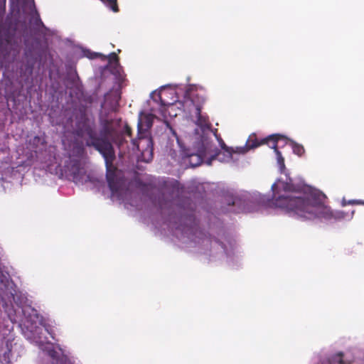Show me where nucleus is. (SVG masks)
I'll list each match as a JSON object with an SVG mask.
<instances>
[{
	"label": "nucleus",
	"mask_w": 364,
	"mask_h": 364,
	"mask_svg": "<svg viewBox=\"0 0 364 364\" xmlns=\"http://www.w3.org/2000/svg\"><path fill=\"white\" fill-rule=\"evenodd\" d=\"M277 184L273 183L272 190L273 198L272 205L293 213L298 217L314 220L319 218L324 220H337L343 219L346 214L342 211H333L325 205L326 196L321 192L309 187H300L289 182L282 183L284 193L278 195Z\"/></svg>",
	"instance_id": "f257e3e1"
},
{
	"label": "nucleus",
	"mask_w": 364,
	"mask_h": 364,
	"mask_svg": "<svg viewBox=\"0 0 364 364\" xmlns=\"http://www.w3.org/2000/svg\"><path fill=\"white\" fill-rule=\"evenodd\" d=\"M49 355L53 360V361L52 363H55L58 360V359L61 356V355H60L58 352H56L54 350H50L49 352Z\"/></svg>",
	"instance_id": "6ab92c4d"
},
{
	"label": "nucleus",
	"mask_w": 364,
	"mask_h": 364,
	"mask_svg": "<svg viewBox=\"0 0 364 364\" xmlns=\"http://www.w3.org/2000/svg\"><path fill=\"white\" fill-rule=\"evenodd\" d=\"M362 205H364V201H363Z\"/></svg>",
	"instance_id": "a878e982"
},
{
	"label": "nucleus",
	"mask_w": 364,
	"mask_h": 364,
	"mask_svg": "<svg viewBox=\"0 0 364 364\" xmlns=\"http://www.w3.org/2000/svg\"><path fill=\"white\" fill-rule=\"evenodd\" d=\"M355 358L350 352L319 354L314 364H352Z\"/></svg>",
	"instance_id": "39448f33"
},
{
	"label": "nucleus",
	"mask_w": 364,
	"mask_h": 364,
	"mask_svg": "<svg viewBox=\"0 0 364 364\" xmlns=\"http://www.w3.org/2000/svg\"><path fill=\"white\" fill-rule=\"evenodd\" d=\"M234 213H239L240 211L239 210H233Z\"/></svg>",
	"instance_id": "393cba45"
},
{
	"label": "nucleus",
	"mask_w": 364,
	"mask_h": 364,
	"mask_svg": "<svg viewBox=\"0 0 364 364\" xmlns=\"http://www.w3.org/2000/svg\"><path fill=\"white\" fill-rule=\"evenodd\" d=\"M24 44L26 47V55H28V52L31 51V49L28 48V39L24 40Z\"/></svg>",
	"instance_id": "b1692460"
},
{
	"label": "nucleus",
	"mask_w": 364,
	"mask_h": 364,
	"mask_svg": "<svg viewBox=\"0 0 364 364\" xmlns=\"http://www.w3.org/2000/svg\"><path fill=\"white\" fill-rule=\"evenodd\" d=\"M100 134H97L94 124L90 122L87 117L82 118L76 124L75 134L83 139L87 147H92L97 151L110 164L116 159L114 146L110 141H115L116 129L112 119H105L101 123Z\"/></svg>",
	"instance_id": "f03ea898"
},
{
	"label": "nucleus",
	"mask_w": 364,
	"mask_h": 364,
	"mask_svg": "<svg viewBox=\"0 0 364 364\" xmlns=\"http://www.w3.org/2000/svg\"><path fill=\"white\" fill-rule=\"evenodd\" d=\"M11 38L10 36H6L0 43V56L6 57L9 54V49L8 46H10Z\"/></svg>",
	"instance_id": "f8f14e48"
},
{
	"label": "nucleus",
	"mask_w": 364,
	"mask_h": 364,
	"mask_svg": "<svg viewBox=\"0 0 364 364\" xmlns=\"http://www.w3.org/2000/svg\"><path fill=\"white\" fill-rule=\"evenodd\" d=\"M201 105L197 104V110H196V114L197 117V122L200 126H206L208 124V118L201 114Z\"/></svg>",
	"instance_id": "4468645a"
},
{
	"label": "nucleus",
	"mask_w": 364,
	"mask_h": 364,
	"mask_svg": "<svg viewBox=\"0 0 364 364\" xmlns=\"http://www.w3.org/2000/svg\"><path fill=\"white\" fill-rule=\"evenodd\" d=\"M108 60L110 63H118L119 58L116 53L112 52L109 55Z\"/></svg>",
	"instance_id": "a211bd4d"
},
{
	"label": "nucleus",
	"mask_w": 364,
	"mask_h": 364,
	"mask_svg": "<svg viewBox=\"0 0 364 364\" xmlns=\"http://www.w3.org/2000/svg\"><path fill=\"white\" fill-rule=\"evenodd\" d=\"M280 141H272V144L269 145V147L271 149H274V151L277 155L278 164H279L281 168H284L285 166H284V159L282 156L281 151L279 150V146H278V144Z\"/></svg>",
	"instance_id": "ddd939ff"
},
{
	"label": "nucleus",
	"mask_w": 364,
	"mask_h": 364,
	"mask_svg": "<svg viewBox=\"0 0 364 364\" xmlns=\"http://www.w3.org/2000/svg\"><path fill=\"white\" fill-rule=\"evenodd\" d=\"M23 314L28 322L36 323L39 320V314L37 310L31 306H25L23 309Z\"/></svg>",
	"instance_id": "1a4fd4ad"
},
{
	"label": "nucleus",
	"mask_w": 364,
	"mask_h": 364,
	"mask_svg": "<svg viewBox=\"0 0 364 364\" xmlns=\"http://www.w3.org/2000/svg\"><path fill=\"white\" fill-rule=\"evenodd\" d=\"M363 201V200H349L348 202V203L351 204V205H362Z\"/></svg>",
	"instance_id": "4be33fe9"
},
{
	"label": "nucleus",
	"mask_w": 364,
	"mask_h": 364,
	"mask_svg": "<svg viewBox=\"0 0 364 364\" xmlns=\"http://www.w3.org/2000/svg\"><path fill=\"white\" fill-rule=\"evenodd\" d=\"M191 101L196 107V110H197V104H200L202 107L203 105L205 102V97L203 94H200L198 92L192 93Z\"/></svg>",
	"instance_id": "2eb2a0df"
},
{
	"label": "nucleus",
	"mask_w": 364,
	"mask_h": 364,
	"mask_svg": "<svg viewBox=\"0 0 364 364\" xmlns=\"http://www.w3.org/2000/svg\"><path fill=\"white\" fill-rule=\"evenodd\" d=\"M133 145L136 150L141 151L142 155L146 152L149 154L150 158H152V140L151 137H146L145 133L141 132V123L138 124V138L132 140Z\"/></svg>",
	"instance_id": "423d86ee"
},
{
	"label": "nucleus",
	"mask_w": 364,
	"mask_h": 364,
	"mask_svg": "<svg viewBox=\"0 0 364 364\" xmlns=\"http://www.w3.org/2000/svg\"><path fill=\"white\" fill-rule=\"evenodd\" d=\"M240 202V200H239V198H233L232 199V202L231 203H229L228 205H232L233 206H235L236 205H237Z\"/></svg>",
	"instance_id": "5701e85b"
},
{
	"label": "nucleus",
	"mask_w": 364,
	"mask_h": 364,
	"mask_svg": "<svg viewBox=\"0 0 364 364\" xmlns=\"http://www.w3.org/2000/svg\"><path fill=\"white\" fill-rule=\"evenodd\" d=\"M282 141L284 142V144H289L291 146L294 154L299 156H303L305 153V149L303 145L298 144L293 140L289 139L287 137L286 141Z\"/></svg>",
	"instance_id": "9b49d317"
},
{
	"label": "nucleus",
	"mask_w": 364,
	"mask_h": 364,
	"mask_svg": "<svg viewBox=\"0 0 364 364\" xmlns=\"http://www.w3.org/2000/svg\"><path fill=\"white\" fill-rule=\"evenodd\" d=\"M10 2L13 13L16 12L17 14H20L22 12L24 14H28L33 17L37 26H43L39 14L36 10L33 0H10Z\"/></svg>",
	"instance_id": "20e7f679"
},
{
	"label": "nucleus",
	"mask_w": 364,
	"mask_h": 364,
	"mask_svg": "<svg viewBox=\"0 0 364 364\" xmlns=\"http://www.w3.org/2000/svg\"><path fill=\"white\" fill-rule=\"evenodd\" d=\"M41 141V138L38 136H36L32 139V144L33 145H37Z\"/></svg>",
	"instance_id": "412c9836"
},
{
	"label": "nucleus",
	"mask_w": 364,
	"mask_h": 364,
	"mask_svg": "<svg viewBox=\"0 0 364 364\" xmlns=\"http://www.w3.org/2000/svg\"><path fill=\"white\" fill-rule=\"evenodd\" d=\"M286 140L287 136L279 134H271L261 140H258L256 134H252L249 136L245 146L234 149L232 147L228 146L223 139H220V143L223 152H221V151L215 148L214 153L210 156L207 164L210 165L211 161L215 159H218L221 162H228L232 159V155L234 154H245L249 150L255 149L261 145L267 144L269 146L272 141Z\"/></svg>",
	"instance_id": "7ed1b4c3"
},
{
	"label": "nucleus",
	"mask_w": 364,
	"mask_h": 364,
	"mask_svg": "<svg viewBox=\"0 0 364 364\" xmlns=\"http://www.w3.org/2000/svg\"><path fill=\"white\" fill-rule=\"evenodd\" d=\"M114 160L112 159L110 164H107V161H105L107 171L106 178L112 194L117 193L122 187L121 181L116 176L117 168L114 165Z\"/></svg>",
	"instance_id": "0eeeda50"
},
{
	"label": "nucleus",
	"mask_w": 364,
	"mask_h": 364,
	"mask_svg": "<svg viewBox=\"0 0 364 364\" xmlns=\"http://www.w3.org/2000/svg\"><path fill=\"white\" fill-rule=\"evenodd\" d=\"M52 364H72V363L66 355L61 354L58 360Z\"/></svg>",
	"instance_id": "f3484780"
},
{
	"label": "nucleus",
	"mask_w": 364,
	"mask_h": 364,
	"mask_svg": "<svg viewBox=\"0 0 364 364\" xmlns=\"http://www.w3.org/2000/svg\"><path fill=\"white\" fill-rule=\"evenodd\" d=\"M68 169L75 183H77L82 181L85 171L81 166L79 160H72L70 165L68 166Z\"/></svg>",
	"instance_id": "6e6552de"
},
{
	"label": "nucleus",
	"mask_w": 364,
	"mask_h": 364,
	"mask_svg": "<svg viewBox=\"0 0 364 364\" xmlns=\"http://www.w3.org/2000/svg\"><path fill=\"white\" fill-rule=\"evenodd\" d=\"M124 133L127 136H132V128L128 124L124 126Z\"/></svg>",
	"instance_id": "aec40b11"
},
{
	"label": "nucleus",
	"mask_w": 364,
	"mask_h": 364,
	"mask_svg": "<svg viewBox=\"0 0 364 364\" xmlns=\"http://www.w3.org/2000/svg\"><path fill=\"white\" fill-rule=\"evenodd\" d=\"M206 150L200 151L199 154H191L186 156L188 162L192 167H196L201 164L203 157L206 156Z\"/></svg>",
	"instance_id": "9d476101"
},
{
	"label": "nucleus",
	"mask_w": 364,
	"mask_h": 364,
	"mask_svg": "<svg viewBox=\"0 0 364 364\" xmlns=\"http://www.w3.org/2000/svg\"><path fill=\"white\" fill-rule=\"evenodd\" d=\"M107 7H109L114 12L119 11L117 0H101Z\"/></svg>",
	"instance_id": "dca6fc26"
}]
</instances>
